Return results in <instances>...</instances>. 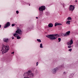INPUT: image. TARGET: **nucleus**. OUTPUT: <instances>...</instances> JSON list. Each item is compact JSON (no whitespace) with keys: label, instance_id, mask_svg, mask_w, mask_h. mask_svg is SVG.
I'll use <instances>...</instances> for the list:
<instances>
[{"label":"nucleus","instance_id":"473e14b6","mask_svg":"<svg viewBox=\"0 0 78 78\" xmlns=\"http://www.w3.org/2000/svg\"><path fill=\"white\" fill-rule=\"evenodd\" d=\"M14 52H13L11 53V54H13V55H14Z\"/></svg>","mask_w":78,"mask_h":78},{"label":"nucleus","instance_id":"58836bf2","mask_svg":"<svg viewBox=\"0 0 78 78\" xmlns=\"http://www.w3.org/2000/svg\"><path fill=\"white\" fill-rule=\"evenodd\" d=\"M64 9H65V10H66V9L65 8H64Z\"/></svg>","mask_w":78,"mask_h":78},{"label":"nucleus","instance_id":"6ab92c4d","mask_svg":"<svg viewBox=\"0 0 78 78\" xmlns=\"http://www.w3.org/2000/svg\"><path fill=\"white\" fill-rule=\"evenodd\" d=\"M61 67L62 68H65L64 66V63H62L61 65Z\"/></svg>","mask_w":78,"mask_h":78},{"label":"nucleus","instance_id":"4be33fe9","mask_svg":"<svg viewBox=\"0 0 78 78\" xmlns=\"http://www.w3.org/2000/svg\"><path fill=\"white\" fill-rule=\"evenodd\" d=\"M31 27H28L27 28V30H28L29 31H30L31 30Z\"/></svg>","mask_w":78,"mask_h":78},{"label":"nucleus","instance_id":"a878e982","mask_svg":"<svg viewBox=\"0 0 78 78\" xmlns=\"http://www.w3.org/2000/svg\"><path fill=\"white\" fill-rule=\"evenodd\" d=\"M22 4H24V5H26V4H27V2H22Z\"/></svg>","mask_w":78,"mask_h":78},{"label":"nucleus","instance_id":"a19ab883","mask_svg":"<svg viewBox=\"0 0 78 78\" xmlns=\"http://www.w3.org/2000/svg\"><path fill=\"white\" fill-rule=\"evenodd\" d=\"M8 61H9V59L8 60Z\"/></svg>","mask_w":78,"mask_h":78},{"label":"nucleus","instance_id":"bb28decb","mask_svg":"<svg viewBox=\"0 0 78 78\" xmlns=\"http://www.w3.org/2000/svg\"><path fill=\"white\" fill-rule=\"evenodd\" d=\"M68 50L69 51H72V48L69 49Z\"/></svg>","mask_w":78,"mask_h":78},{"label":"nucleus","instance_id":"393cba45","mask_svg":"<svg viewBox=\"0 0 78 78\" xmlns=\"http://www.w3.org/2000/svg\"><path fill=\"white\" fill-rule=\"evenodd\" d=\"M74 3H78V0H75L74 1Z\"/></svg>","mask_w":78,"mask_h":78},{"label":"nucleus","instance_id":"4c0bfd02","mask_svg":"<svg viewBox=\"0 0 78 78\" xmlns=\"http://www.w3.org/2000/svg\"><path fill=\"white\" fill-rule=\"evenodd\" d=\"M36 19H38V17H36Z\"/></svg>","mask_w":78,"mask_h":78},{"label":"nucleus","instance_id":"f8f14e48","mask_svg":"<svg viewBox=\"0 0 78 78\" xmlns=\"http://www.w3.org/2000/svg\"><path fill=\"white\" fill-rule=\"evenodd\" d=\"M75 47L76 48L78 47V40L76 42Z\"/></svg>","mask_w":78,"mask_h":78},{"label":"nucleus","instance_id":"7c9ffc66","mask_svg":"<svg viewBox=\"0 0 78 78\" xmlns=\"http://www.w3.org/2000/svg\"><path fill=\"white\" fill-rule=\"evenodd\" d=\"M63 74L64 75H66V72H63Z\"/></svg>","mask_w":78,"mask_h":78},{"label":"nucleus","instance_id":"ddd939ff","mask_svg":"<svg viewBox=\"0 0 78 78\" xmlns=\"http://www.w3.org/2000/svg\"><path fill=\"white\" fill-rule=\"evenodd\" d=\"M57 25H62V24L60 23H55V27H56Z\"/></svg>","mask_w":78,"mask_h":78},{"label":"nucleus","instance_id":"9d476101","mask_svg":"<svg viewBox=\"0 0 78 78\" xmlns=\"http://www.w3.org/2000/svg\"><path fill=\"white\" fill-rule=\"evenodd\" d=\"M3 40L4 42H9V40L8 38H4Z\"/></svg>","mask_w":78,"mask_h":78},{"label":"nucleus","instance_id":"0eeeda50","mask_svg":"<svg viewBox=\"0 0 78 78\" xmlns=\"http://www.w3.org/2000/svg\"><path fill=\"white\" fill-rule=\"evenodd\" d=\"M75 9V7L72 5H71L69 6V10L71 11H73V10Z\"/></svg>","mask_w":78,"mask_h":78},{"label":"nucleus","instance_id":"412c9836","mask_svg":"<svg viewBox=\"0 0 78 78\" xmlns=\"http://www.w3.org/2000/svg\"><path fill=\"white\" fill-rule=\"evenodd\" d=\"M43 45H42V43H41V44H40V47L41 48H43Z\"/></svg>","mask_w":78,"mask_h":78},{"label":"nucleus","instance_id":"c756f323","mask_svg":"<svg viewBox=\"0 0 78 78\" xmlns=\"http://www.w3.org/2000/svg\"><path fill=\"white\" fill-rule=\"evenodd\" d=\"M12 27H14V26H15V24H12Z\"/></svg>","mask_w":78,"mask_h":78},{"label":"nucleus","instance_id":"b1692460","mask_svg":"<svg viewBox=\"0 0 78 78\" xmlns=\"http://www.w3.org/2000/svg\"><path fill=\"white\" fill-rule=\"evenodd\" d=\"M58 42H61V38H59L58 39Z\"/></svg>","mask_w":78,"mask_h":78},{"label":"nucleus","instance_id":"aec40b11","mask_svg":"<svg viewBox=\"0 0 78 78\" xmlns=\"http://www.w3.org/2000/svg\"><path fill=\"white\" fill-rule=\"evenodd\" d=\"M46 14L48 16V15H50V13L49 12H46Z\"/></svg>","mask_w":78,"mask_h":78},{"label":"nucleus","instance_id":"f3484780","mask_svg":"<svg viewBox=\"0 0 78 78\" xmlns=\"http://www.w3.org/2000/svg\"><path fill=\"white\" fill-rule=\"evenodd\" d=\"M16 37L17 39H20L21 38V37L19 35H18Z\"/></svg>","mask_w":78,"mask_h":78},{"label":"nucleus","instance_id":"dca6fc26","mask_svg":"<svg viewBox=\"0 0 78 78\" xmlns=\"http://www.w3.org/2000/svg\"><path fill=\"white\" fill-rule=\"evenodd\" d=\"M70 21L68 20V21H67L66 23L67 24H68V25H70Z\"/></svg>","mask_w":78,"mask_h":78},{"label":"nucleus","instance_id":"5701e85b","mask_svg":"<svg viewBox=\"0 0 78 78\" xmlns=\"http://www.w3.org/2000/svg\"><path fill=\"white\" fill-rule=\"evenodd\" d=\"M37 41H38V42H41V39H37Z\"/></svg>","mask_w":78,"mask_h":78},{"label":"nucleus","instance_id":"9b49d317","mask_svg":"<svg viewBox=\"0 0 78 78\" xmlns=\"http://www.w3.org/2000/svg\"><path fill=\"white\" fill-rule=\"evenodd\" d=\"M48 27L49 28H51L53 27V24L52 23H50L48 25Z\"/></svg>","mask_w":78,"mask_h":78},{"label":"nucleus","instance_id":"6e6552de","mask_svg":"<svg viewBox=\"0 0 78 78\" xmlns=\"http://www.w3.org/2000/svg\"><path fill=\"white\" fill-rule=\"evenodd\" d=\"M70 31H69L67 32L66 33L63 34V36L66 37L68 36H69L70 35Z\"/></svg>","mask_w":78,"mask_h":78},{"label":"nucleus","instance_id":"423d86ee","mask_svg":"<svg viewBox=\"0 0 78 78\" xmlns=\"http://www.w3.org/2000/svg\"><path fill=\"white\" fill-rule=\"evenodd\" d=\"M59 70V68L58 67H57L52 69L51 72L53 73V74H55L56 73V72Z\"/></svg>","mask_w":78,"mask_h":78},{"label":"nucleus","instance_id":"c9c22d12","mask_svg":"<svg viewBox=\"0 0 78 78\" xmlns=\"http://www.w3.org/2000/svg\"><path fill=\"white\" fill-rule=\"evenodd\" d=\"M14 39V38L13 37H12V39Z\"/></svg>","mask_w":78,"mask_h":78},{"label":"nucleus","instance_id":"20e7f679","mask_svg":"<svg viewBox=\"0 0 78 78\" xmlns=\"http://www.w3.org/2000/svg\"><path fill=\"white\" fill-rule=\"evenodd\" d=\"M73 40L71 39L69 41L67 42V44L68 46V48H72V45L73 44Z\"/></svg>","mask_w":78,"mask_h":78},{"label":"nucleus","instance_id":"2eb2a0df","mask_svg":"<svg viewBox=\"0 0 78 78\" xmlns=\"http://www.w3.org/2000/svg\"><path fill=\"white\" fill-rule=\"evenodd\" d=\"M19 34H18V33H16V32L14 34H13V36L14 37H17L18 36H19Z\"/></svg>","mask_w":78,"mask_h":78},{"label":"nucleus","instance_id":"f03ea898","mask_svg":"<svg viewBox=\"0 0 78 78\" xmlns=\"http://www.w3.org/2000/svg\"><path fill=\"white\" fill-rule=\"evenodd\" d=\"M45 6H42L40 7L39 8V16H42L44 14V11L45 10Z\"/></svg>","mask_w":78,"mask_h":78},{"label":"nucleus","instance_id":"72a5a7b5","mask_svg":"<svg viewBox=\"0 0 78 78\" xmlns=\"http://www.w3.org/2000/svg\"><path fill=\"white\" fill-rule=\"evenodd\" d=\"M63 6L64 7V6H65V4L64 3L63 4Z\"/></svg>","mask_w":78,"mask_h":78},{"label":"nucleus","instance_id":"f257e3e1","mask_svg":"<svg viewBox=\"0 0 78 78\" xmlns=\"http://www.w3.org/2000/svg\"><path fill=\"white\" fill-rule=\"evenodd\" d=\"M9 50V45H4V44L2 45V48L1 50V51H2V54L3 55L4 53L8 52Z\"/></svg>","mask_w":78,"mask_h":78},{"label":"nucleus","instance_id":"a211bd4d","mask_svg":"<svg viewBox=\"0 0 78 78\" xmlns=\"http://www.w3.org/2000/svg\"><path fill=\"white\" fill-rule=\"evenodd\" d=\"M67 20H72V18L71 17H68L67 18Z\"/></svg>","mask_w":78,"mask_h":78},{"label":"nucleus","instance_id":"c85d7f7f","mask_svg":"<svg viewBox=\"0 0 78 78\" xmlns=\"http://www.w3.org/2000/svg\"><path fill=\"white\" fill-rule=\"evenodd\" d=\"M16 14H19V11L17 10L16 11Z\"/></svg>","mask_w":78,"mask_h":78},{"label":"nucleus","instance_id":"4468645a","mask_svg":"<svg viewBox=\"0 0 78 78\" xmlns=\"http://www.w3.org/2000/svg\"><path fill=\"white\" fill-rule=\"evenodd\" d=\"M74 75V74L73 73L70 74L69 76V78H73V76Z\"/></svg>","mask_w":78,"mask_h":78},{"label":"nucleus","instance_id":"2f4dec72","mask_svg":"<svg viewBox=\"0 0 78 78\" xmlns=\"http://www.w3.org/2000/svg\"><path fill=\"white\" fill-rule=\"evenodd\" d=\"M36 66H38V62H37L36 63Z\"/></svg>","mask_w":78,"mask_h":78},{"label":"nucleus","instance_id":"cd10ccee","mask_svg":"<svg viewBox=\"0 0 78 78\" xmlns=\"http://www.w3.org/2000/svg\"><path fill=\"white\" fill-rule=\"evenodd\" d=\"M35 73H38V71L37 70V69H36L35 71Z\"/></svg>","mask_w":78,"mask_h":78},{"label":"nucleus","instance_id":"1a4fd4ad","mask_svg":"<svg viewBox=\"0 0 78 78\" xmlns=\"http://www.w3.org/2000/svg\"><path fill=\"white\" fill-rule=\"evenodd\" d=\"M5 26L4 27V28H7V27H9L10 26V23L9 22H8L7 23L6 25L5 24Z\"/></svg>","mask_w":78,"mask_h":78},{"label":"nucleus","instance_id":"e433bc0d","mask_svg":"<svg viewBox=\"0 0 78 78\" xmlns=\"http://www.w3.org/2000/svg\"><path fill=\"white\" fill-rule=\"evenodd\" d=\"M1 27H2V25L0 24V28H1Z\"/></svg>","mask_w":78,"mask_h":78},{"label":"nucleus","instance_id":"ea45409f","mask_svg":"<svg viewBox=\"0 0 78 78\" xmlns=\"http://www.w3.org/2000/svg\"><path fill=\"white\" fill-rule=\"evenodd\" d=\"M29 6H30V4H29Z\"/></svg>","mask_w":78,"mask_h":78},{"label":"nucleus","instance_id":"7ed1b4c3","mask_svg":"<svg viewBox=\"0 0 78 78\" xmlns=\"http://www.w3.org/2000/svg\"><path fill=\"white\" fill-rule=\"evenodd\" d=\"M58 36V34H50L46 35V37L50 39L51 41H53V40L56 39Z\"/></svg>","mask_w":78,"mask_h":78},{"label":"nucleus","instance_id":"39448f33","mask_svg":"<svg viewBox=\"0 0 78 78\" xmlns=\"http://www.w3.org/2000/svg\"><path fill=\"white\" fill-rule=\"evenodd\" d=\"M16 33H18L20 36V35H22L23 32L20 29L19 27H18L17 28V30L16 31Z\"/></svg>","mask_w":78,"mask_h":78},{"label":"nucleus","instance_id":"f704fd0d","mask_svg":"<svg viewBox=\"0 0 78 78\" xmlns=\"http://www.w3.org/2000/svg\"><path fill=\"white\" fill-rule=\"evenodd\" d=\"M33 28H34V27H32L31 28V29H32V30H33Z\"/></svg>","mask_w":78,"mask_h":78}]
</instances>
